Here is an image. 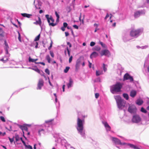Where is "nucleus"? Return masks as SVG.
Masks as SVG:
<instances>
[{
	"label": "nucleus",
	"mask_w": 149,
	"mask_h": 149,
	"mask_svg": "<svg viewBox=\"0 0 149 149\" xmlns=\"http://www.w3.org/2000/svg\"><path fill=\"white\" fill-rule=\"evenodd\" d=\"M84 119L81 120L79 118H78L77 120V129L78 132L81 135L84 136L85 133L84 131Z\"/></svg>",
	"instance_id": "obj_1"
},
{
	"label": "nucleus",
	"mask_w": 149,
	"mask_h": 149,
	"mask_svg": "<svg viewBox=\"0 0 149 149\" xmlns=\"http://www.w3.org/2000/svg\"><path fill=\"white\" fill-rule=\"evenodd\" d=\"M143 31V28L138 29H132L130 32V36L134 38H136L140 36Z\"/></svg>",
	"instance_id": "obj_2"
},
{
	"label": "nucleus",
	"mask_w": 149,
	"mask_h": 149,
	"mask_svg": "<svg viewBox=\"0 0 149 149\" xmlns=\"http://www.w3.org/2000/svg\"><path fill=\"white\" fill-rule=\"evenodd\" d=\"M115 99L116 101L118 107L119 109H122V108L124 107L125 105V102L122 100L121 97L119 95L115 96Z\"/></svg>",
	"instance_id": "obj_3"
},
{
	"label": "nucleus",
	"mask_w": 149,
	"mask_h": 149,
	"mask_svg": "<svg viewBox=\"0 0 149 149\" xmlns=\"http://www.w3.org/2000/svg\"><path fill=\"white\" fill-rule=\"evenodd\" d=\"M127 80L128 82L134 84H138L139 82L137 81H134L132 76L130 75L127 73H125L124 76L123 81Z\"/></svg>",
	"instance_id": "obj_4"
},
{
	"label": "nucleus",
	"mask_w": 149,
	"mask_h": 149,
	"mask_svg": "<svg viewBox=\"0 0 149 149\" xmlns=\"http://www.w3.org/2000/svg\"><path fill=\"white\" fill-rule=\"evenodd\" d=\"M122 86V84L113 85L110 87V91L113 94L120 92Z\"/></svg>",
	"instance_id": "obj_5"
},
{
	"label": "nucleus",
	"mask_w": 149,
	"mask_h": 149,
	"mask_svg": "<svg viewBox=\"0 0 149 149\" xmlns=\"http://www.w3.org/2000/svg\"><path fill=\"white\" fill-rule=\"evenodd\" d=\"M132 120L133 123H137L141 121V118L139 115L135 114L133 116Z\"/></svg>",
	"instance_id": "obj_6"
},
{
	"label": "nucleus",
	"mask_w": 149,
	"mask_h": 149,
	"mask_svg": "<svg viewBox=\"0 0 149 149\" xmlns=\"http://www.w3.org/2000/svg\"><path fill=\"white\" fill-rule=\"evenodd\" d=\"M137 109L136 106L134 105H130L128 109V111L131 113H134L136 112Z\"/></svg>",
	"instance_id": "obj_7"
},
{
	"label": "nucleus",
	"mask_w": 149,
	"mask_h": 149,
	"mask_svg": "<svg viewBox=\"0 0 149 149\" xmlns=\"http://www.w3.org/2000/svg\"><path fill=\"white\" fill-rule=\"evenodd\" d=\"M34 4L36 9H40L41 6V2L38 0H35Z\"/></svg>",
	"instance_id": "obj_8"
},
{
	"label": "nucleus",
	"mask_w": 149,
	"mask_h": 149,
	"mask_svg": "<svg viewBox=\"0 0 149 149\" xmlns=\"http://www.w3.org/2000/svg\"><path fill=\"white\" fill-rule=\"evenodd\" d=\"M145 14V12L142 10L136 11L134 13V17L135 18L139 17L141 15Z\"/></svg>",
	"instance_id": "obj_9"
},
{
	"label": "nucleus",
	"mask_w": 149,
	"mask_h": 149,
	"mask_svg": "<svg viewBox=\"0 0 149 149\" xmlns=\"http://www.w3.org/2000/svg\"><path fill=\"white\" fill-rule=\"evenodd\" d=\"M110 53L109 51L107 49H104L102 50L100 52V54L102 56H107Z\"/></svg>",
	"instance_id": "obj_10"
},
{
	"label": "nucleus",
	"mask_w": 149,
	"mask_h": 149,
	"mask_svg": "<svg viewBox=\"0 0 149 149\" xmlns=\"http://www.w3.org/2000/svg\"><path fill=\"white\" fill-rule=\"evenodd\" d=\"M112 141L114 142L115 144L120 145L123 144L118 139L113 137H112Z\"/></svg>",
	"instance_id": "obj_11"
},
{
	"label": "nucleus",
	"mask_w": 149,
	"mask_h": 149,
	"mask_svg": "<svg viewBox=\"0 0 149 149\" xmlns=\"http://www.w3.org/2000/svg\"><path fill=\"white\" fill-rule=\"evenodd\" d=\"M124 71V68H123L121 65H118V68L117 70L118 74L120 75H122V73Z\"/></svg>",
	"instance_id": "obj_12"
},
{
	"label": "nucleus",
	"mask_w": 149,
	"mask_h": 149,
	"mask_svg": "<svg viewBox=\"0 0 149 149\" xmlns=\"http://www.w3.org/2000/svg\"><path fill=\"white\" fill-rule=\"evenodd\" d=\"M102 123L104 125V126L106 129V130H108L110 131L111 129V127L109 125L108 123L107 122H102Z\"/></svg>",
	"instance_id": "obj_13"
},
{
	"label": "nucleus",
	"mask_w": 149,
	"mask_h": 149,
	"mask_svg": "<svg viewBox=\"0 0 149 149\" xmlns=\"http://www.w3.org/2000/svg\"><path fill=\"white\" fill-rule=\"evenodd\" d=\"M33 24L36 25H39V26H41L42 24V22L40 17H38V20H36V22H33Z\"/></svg>",
	"instance_id": "obj_14"
},
{
	"label": "nucleus",
	"mask_w": 149,
	"mask_h": 149,
	"mask_svg": "<svg viewBox=\"0 0 149 149\" xmlns=\"http://www.w3.org/2000/svg\"><path fill=\"white\" fill-rule=\"evenodd\" d=\"M98 54L97 53L94 52H93L91 54L90 56V58H95L98 56Z\"/></svg>",
	"instance_id": "obj_15"
},
{
	"label": "nucleus",
	"mask_w": 149,
	"mask_h": 149,
	"mask_svg": "<svg viewBox=\"0 0 149 149\" xmlns=\"http://www.w3.org/2000/svg\"><path fill=\"white\" fill-rule=\"evenodd\" d=\"M80 63H81L80 59L79 58L77 60V61H76V65H75L76 69H78L79 68V67L80 66Z\"/></svg>",
	"instance_id": "obj_16"
},
{
	"label": "nucleus",
	"mask_w": 149,
	"mask_h": 149,
	"mask_svg": "<svg viewBox=\"0 0 149 149\" xmlns=\"http://www.w3.org/2000/svg\"><path fill=\"white\" fill-rule=\"evenodd\" d=\"M136 92L134 90L132 91L130 93V96L132 97H134L136 95Z\"/></svg>",
	"instance_id": "obj_17"
},
{
	"label": "nucleus",
	"mask_w": 149,
	"mask_h": 149,
	"mask_svg": "<svg viewBox=\"0 0 149 149\" xmlns=\"http://www.w3.org/2000/svg\"><path fill=\"white\" fill-rule=\"evenodd\" d=\"M123 41L125 42L130 40L129 38V36L128 35H125L123 37Z\"/></svg>",
	"instance_id": "obj_18"
},
{
	"label": "nucleus",
	"mask_w": 149,
	"mask_h": 149,
	"mask_svg": "<svg viewBox=\"0 0 149 149\" xmlns=\"http://www.w3.org/2000/svg\"><path fill=\"white\" fill-rule=\"evenodd\" d=\"M21 15L24 17H26L28 18H29L32 16V15L28 14L26 13H21Z\"/></svg>",
	"instance_id": "obj_19"
},
{
	"label": "nucleus",
	"mask_w": 149,
	"mask_h": 149,
	"mask_svg": "<svg viewBox=\"0 0 149 149\" xmlns=\"http://www.w3.org/2000/svg\"><path fill=\"white\" fill-rule=\"evenodd\" d=\"M20 128L23 131L25 130L27 132L28 131V129L26 126L25 125H20L19 126Z\"/></svg>",
	"instance_id": "obj_20"
},
{
	"label": "nucleus",
	"mask_w": 149,
	"mask_h": 149,
	"mask_svg": "<svg viewBox=\"0 0 149 149\" xmlns=\"http://www.w3.org/2000/svg\"><path fill=\"white\" fill-rule=\"evenodd\" d=\"M45 17L47 20L48 23H49L50 22V20H51V18H52V16H49V15H45Z\"/></svg>",
	"instance_id": "obj_21"
},
{
	"label": "nucleus",
	"mask_w": 149,
	"mask_h": 149,
	"mask_svg": "<svg viewBox=\"0 0 149 149\" xmlns=\"http://www.w3.org/2000/svg\"><path fill=\"white\" fill-rule=\"evenodd\" d=\"M143 103V100L140 99H138L136 102V104L139 105H141Z\"/></svg>",
	"instance_id": "obj_22"
},
{
	"label": "nucleus",
	"mask_w": 149,
	"mask_h": 149,
	"mask_svg": "<svg viewBox=\"0 0 149 149\" xmlns=\"http://www.w3.org/2000/svg\"><path fill=\"white\" fill-rule=\"evenodd\" d=\"M128 146H129L130 147L134 149H140L138 147H136V146L134 145L133 144L129 143L128 144Z\"/></svg>",
	"instance_id": "obj_23"
},
{
	"label": "nucleus",
	"mask_w": 149,
	"mask_h": 149,
	"mask_svg": "<svg viewBox=\"0 0 149 149\" xmlns=\"http://www.w3.org/2000/svg\"><path fill=\"white\" fill-rule=\"evenodd\" d=\"M103 74V71H100V70H97L96 72V76H98L100 75L101 74Z\"/></svg>",
	"instance_id": "obj_24"
},
{
	"label": "nucleus",
	"mask_w": 149,
	"mask_h": 149,
	"mask_svg": "<svg viewBox=\"0 0 149 149\" xmlns=\"http://www.w3.org/2000/svg\"><path fill=\"white\" fill-rule=\"evenodd\" d=\"M5 59V57H4L3 58L1 59H0V61L3 62V63H5L7 62V61L8 60V57L6 58V60H4Z\"/></svg>",
	"instance_id": "obj_25"
},
{
	"label": "nucleus",
	"mask_w": 149,
	"mask_h": 149,
	"mask_svg": "<svg viewBox=\"0 0 149 149\" xmlns=\"http://www.w3.org/2000/svg\"><path fill=\"white\" fill-rule=\"evenodd\" d=\"M93 26L94 27H95V29L94 31V32H97V31L98 30H99V29L98 28H97L99 26V24H97L96 23H95L94 24Z\"/></svg>",
	"instance_id": "obj_26"
},
{
	"label": "nucleus",
	"mask_w": 149,
	"mask_h": 149,
	"mask_svg": "<svg viewBox=\"0 0 149 149\" xmlns=\"http://www.w3.org/2000/svg\"><path fill=\"white\" fill-rule=\"evenodd\" d=\"M123 97L125 99L127 100L129 99V96L128 94L127 93H123Z\"/></svg>",
	"instance_id": "obj_27"
},
{
	"label": "nucleus",
	"mask_w": 149,
	"mask_h": 149,
	"mask_svg": "<svg viewBox=\"0 0 149 149\" xmlns=\"http://www.w3.org/2000/svg\"><path fill=\"white\" fill-rule=\"evenodd\" d=\"M53 121V119L49 120H46L45 121V123L48 124H52V122Z\"/></svg>",
	"instance_id": "obj_28"
},
{
	"label": "nucleus",
	"mask_w": 149,
	"mask_h": 149,
	"mask_svg": "<svg viewBox=\"0 0 149 149\" xmlns=\"http://www.w3.org/2000/svg\"><path fill=\"white\" fill-rule=\"evenodd\" d=\"M47 60L48 63H50L51 62V59L49 55H47L45 58Z\"/></svg>",
	"instance_id": "obj_29"
},
{
	"label": "nucleus",
	"mask_w": 149,
	"mask_h": 149,
	"mask_svg": "<svg viewBox=\"0 0 149 149\" xmlns=\"http://www.w3.org/2000/svg\"><path fill=\"white\" fill-rule=\"evenodd\" d=\"M32 69L33 70L35 71L36 72H38V73H39L40 72V70L37 67H34L33 68H32Z\"/></svg>",
	"instance_id": "obj_30"
},
{
	"label": "nucleus",
	"mask_w": 149,
	"mask_h": 149,
	"mask_svg": "<svg viewBox=\"0 0 149 149\" xmlns=\"http://www.w3.org/2000/svg\"><path fill=\"white\" fill-rule=\"evenodd\" d=\"M94 82L95 83H100L101 82V79L100 78L98 77L95 79Z\"/></svg>",
	"instance_id": "obj_31"
},
{
	"label": "nucleus",
	"mask_w": 149,
	"mask_h": 149,
	"mask_svg": "<svg viewBox=\"0 0 149 149\" xmlns=\"http://www.w3.org/2000/svg\"><path fill=\"white\" fill-rule=\"evenodd\" d=\"M100 49L101 48L100 47L98 46H95L94 48V49L97 51H100Z\"/></svg>",
	"instance_id": "obj_32"
},
{
	"label": "nucleus",
	"mask_w": 149,
	"mask_h": 149,
	"mask_svg": "<svg viewBox=\"0 0 149 149\" xmlns=\"http://www.w3.org/2000/svg\"><path fill=\"white\" fill-rule=\"evenodd\" d=\"M15 141L16 142H17L19 140L20 138L19 136L18 135L16 134L15 135Z\"/></svg>",
	"instance_id": "obj_33"
},
{
	"label": "nucleus",
	"mask_w": 149,
	"mask_h": 149,
	"mask_svg": "<svg viewBox=\"0 0 149 149\" xmlns=\"http://www.w3.org/2000/svg\"><path fill=\"white\" fill-rule=\"evenodd\" d=\"M141 112L145 113H146L147 112V111L143 107L141 108Z\"/></svg>",
	"instance_id": "obj_34"
},
{
	"label": "nucleus",
	"mask_w": 149,
	"mask_h": 149,
	"mask_svg": "<svg viewBox=\"0 0 149 149\" xmlns=\"http://www.w3.org/2000/svg\"><path fill=\"white\" fill-rule=\"evenodd\" d=\"M40 36V34H39L38 36H37L34 39V41H36L38 40H39Z\"/></svg>",
	"instance_id": "obj_35"
},
{
	"label": "nucleus",
	"mask_w": 149,
	"mask_h": 149,
	"mask_svg": "<svg viewBox=\"0 0 149 149\" xmlns=\"http://www.w3.org/2000/svg\"><path fill=\"white\" fill-rule=\"evenodd\" d=\"M29 62H35L34 59L31 58L30 56L29 58Z\"/></svg>",
	"instance_id": "obj_36"
},
{
	"label": "nucleus",
	"mask_w": 149,
	"mask_h": 149,
	"mask_svg": "<svg viewBox=\"0 0 149 149\" xmlns=\"http://www.w3.org/2000/svg\"><path fill=\"white\" fill-rule=\"evenodd\" d=\"M70 69V67H69L67 66L65 68V69L64 70V72L65 73H67L69 70V69Z\"/></svg>",
	"instance_id": "obj_37"
},
{
	"label": "nucleus",
	"mask_w": 149,
	"mask_h": 149,
	"mask_svg": "<svg viewBox=\"0 0 149 149\" xmlns=\"http://www.w3.org/2000/svg\"><path fill=\"white\" fill-rule=\"evenodd\" d=\"M49 23V24L50 26H54L57 24V23H53V22L50 23V22Z\"/></svg>",
	"instance_id": "obj_38"
},
{
	"label": "nucleus",
	"mask_w": 149,
	"mask_h": 149,
	"mask_svg": "<svg viewBox=\"0 0 149 149\" xmlns=\"http://www.w3.org/2000/svg\"><path fill=\"white\" fill-rule=\"evenodd\" d=\"M99 43L103 47H106V46L102 42H101L100 41Z\"/></svg>",
	"instance_id": "obj_39"
},
{
	"label": "nucleus",
	"mask_w": 149,
	"mask_h": 149,
	"mask_svg": "<svg viewBox=\"0 0 149 149\" xmlns=\"http://www.w3.org/2000/svg\"><path fill=\"white\" fill-rule=\"evenodd\" d=\"M4 32L2 30L0 31V36L1 37H3Z\"/></svg>",
	"instance_id": "obj_40"
},
{
	"label": "nucleus",
	"mask_w": 149,
	"mask_h": 149,
	"mask_svg": "<svg viewBox=\"0 0 149 149\" xmlns=\"http://www.w3.org/2000/svg\"><path fill=\"white\" fill-rule=\"evenodd\" d=\"M26 148L28 149H33V148L32 146L30 145H27L26 144L24 146Z\"/></svg>",
	"instance_id": "obj_41"
},
{
	"label": "nucleus",
	"mask_w": 149,
	"mask_h": 149,
	"mask_svg": "<svg viewBox=\"0 0 149 149\" xmlns=\"http://www.w3.org/2000/svg\"><path fill=\"white\" fill-rule=\"evenodd\" d=\"M0 119L2 122H5L6 121L5 118L3 117L2 116H1L0 117Z\"/></svg>",
	"instance_id": "obj_42"
},
{
	"label": "nucleus",
	"mask_w": 149,
	"mask_h": 149,
	"mask_svg": "<svg viewBox=\"0 0 149 149\" xmlns=\"http://www.w3.org/2000/svg\"><path fill=\"white\" fill-rule=\"evenodd\" d=\"M45 72L47 74H48L49 75L50 74L49 71V69L47 68H46L45 69Z\"/></svg>",
	"instance_id": "obj_43"
},
{
	"label": "nucleus",
	"mask_w": 149,
	"mask_h": 149,
	"mask_svg": "<svg viewBox=\"0 0 149 149\" xmlns=\"http://www.w3.org/2000/svg\"><path fill=\"white\" fill-rule=\"evenodd\" d=\"M67 51L68 52V55L69 56H70V50H69V48L68 47H67L66 48Z\"/></svg>",
	"instance_id": "obj_44"
},
{
	"label": "nucleus",
	"mask_w": 149,
	"mask_h": 149,
	"mask_svg": "<svg viewBox=\"0 0 149 149\" xmlns=\"http://www.w3.org/2000/svg\"><path fill=\"white\" fill-rule=\"evenodd\" d=\"M51 56L53 58L54 57V54L52 51H50L49 52Z\"/></svg>",
	"instance_id": "obj_45"
},
{
	"label": "nucleus",
	"mask_w": 149,
	"mask_h": 149,
	"mask_svg": "<svg viewBox=\"0 0 149 149\" xmlns=\"http://www.w3.org/2000/svg\"><path fill=\"white\" fill-rule=\"evenodd\" d=\"M148 47V45H145L143 46H142L141 47V49H146Z\"/></svg>",
	"instance_id": "obj_46"
},
{
	"label": "nucleus",
	"mask_w": 149,
	"mask_h": 149,
	"mask_svg": "<svg viewBox=\"0 0 149 149\" xmlns=\"http://www.w3.org/2000/svg\"><path fill=\"white\" fill-rule=\"evenodd\" d=\"M43 84H38L37 89H41V87L43 86Z\"/></svg>",
	"instance_id": "obj_47"
},
{
	"label": "nucleus",
	"mask_w": 149,
	"mask_h": 149,
	"mask_svg": "<svg viewBox=\"0 0 149 149\" xmlns=\"http://www.w3.org/2000/svg\"><path fill=\"white\" fill-rule=\"evenodd\" d=\"M105 65L103 63V70L104 72H106L107 70V68L105 67Z\"/></svg>",
	"instance_id": "obj_48"
},
{
	"label": "nucleus",
	"mask_w": 149,
	"mask_h": 149,
	"mask_svg": "<svg viewBox=\"0 0 149 149\" xmlns=\"http://www.w3.org/2000/svg\"><path fill=\"white\" fill-rule=\"evenodd\" d=\"M55 14L57 18H59L60 17L58 13L56 11L55 12Z\"/></svg>",
	"instance_id": "obj_49"
},
{
	"label": "nucleus",
	"mask_w": 149,
	"mask_h": 149,
	"mask_svg": "<svg viewBox=\"0 0 149 149\" xmlns=\"http://www.w3.org/2000/svg\"><path fill=\"white\" fill-rule=\"evenodd\" d=\"M43 81L42 79H40L39 80L38 84H43Z\"/></svg>",
	"instance_id": "obj_50"
},
{
	"label": "nucleus",
	"mask_w": 149,
	"mask_h": 149,
	"mask_svg": "<svg viewBox=\"0 0 149 149\" xmlns=\"http://www.w3.org/2000/svg\"><path fill=\"white\" fill-rule=\"evenodd\" d=\"M52 44H53V42L52 41L50 43V45L49 47L48 48L49 50H50L51 49V48H52Z\"/></svg>",
	"instance_id": "obj_51"
},
{
	"label": "nucleus",
	"mask_w": 149,
	"mask_h": 149,
	"mask_svg": "<svg viewBox=\"0 0 149 149\" xmlns=\"http://www.w3.org/2000/svg\"><path fill=\"white\" fill-rule=\"evenodd\" d=\"M5 51L6 54L8 55L6 56H7V57H8V58H9V57L10 56V54L8 52V50H5Z\"/></svg>",
	"instance_id": "obj_52"
},
{
	"label": "nucleus",
	"mask_w": 149,
	"mask_h": 149,
	"mask_svg": "<svg viewBox=\"0 0 149 149\" xmlns=\"http://www.w3.org/2000/svg\"><path fill=\"white\" fill-rule=\"evenodd\" d=\"M95 45V43L93 42H91L90 43V45L91 47L94 46Z\"/></svg>",
	"instance_id": "obj_53"
},
{
	"label": "nucleus",
	"mask_w": 149,
	"mask_h": 149,
	"mask_svg": "<svg viewBox=\"0 0 149 149\" xmlns=\"http://www.w3.org/2000/svg\"><path fill=\"white\" fill-rule=\"evenodd\" d=\"M72 57H72V56H70V57L69 59V63H70L71 62V61H72Z\"/></svg>",
	"instance_id": "obj_54"
},
{
	"label": "nucleus",
	"mask_w": 149,
	"mask_h": 149,
	"mask_svg": "<svg viewBox=\"0 0 149 149\" xmlns=\"http://www.w3.org/2000/svg\"><path fill=\"white\" fill-rule=\"evenodd\" d=\"M68 24L66 22H64L63 23V26L65 28L67 27L68 26Z\"/></svg>",
	"instance_id": "obj_55"
},
{
	"label": "nucleus",
	"mask_w": 149,
	"mask_h": 149,
	"mask_svg": "<svg viewBox=\"0 0 149 149\" xmlns=\"http://www.w3.org/2000/svg\"><path fill=\"white\" fill-rule=\"evenodd\" d=\"M99 96V94L98 93H96L95 94V97L96 98H97Z\"/></svg>",
	"instance_id": "obj_56"
},
{
	"label": "nucleus",
	"mask_w": 149,
	"mask_h": 149,
	"mask_svg": "<svg viewBox=\"0 0 149 149\" xmlns=\"http://www.w3.org/2000/svg\"><path fill=\"white\" fill-rule=\"evenodd\" d=\"M41 29V31L43 29H45V26H44L43 25H42V24H41V26H40Z\"/></svg>",
	"instance_id": "obj_57"
},
{
	"label": "nucleus",
	"mask_w": 149,
	"mask_h": 149,
	"mask_svg": "<svg viewBox=\"0 0 149 149\" xmlns=\"http://www.w3.org/2000/svg\"><path fill=\"white\" fill-rule=\"evenodd\" d=\"M8 139L10 141V142L12 143L14 141V139L13 138H10V137H8Z\"/></svg>",
	"instance_id": "obj_58"
},
{
	"label": "nucleus",
	"mask_w": 149,
	"mask_h": 149,
	"mask_svg": "<svg viewBox=\"0 0 149 149\" xmlns=\"http://www.w3.org/2000/svg\"><path fill=\"white\" fill-rule=\"evenodd\" d=\"M73 27H74V28L75 29H78V28H79V27L78 26H77V25H73Z\"/></svg>",
	"instance_id": "obj_59"
},
{
	"label": "nucleus",
	"mask_w": 149,
	"mask_h": 149,
	"mask_svg": "<svg viewBox=\"0 0 149 149\" xmlns=\"http://www.w3.org/2000/svg\"><path fill=\"white\" fill-rule=\"evenodd\" d=\"M20 139L22 141V143H23L24 145V146L26 144L25 142H24V141L23 139H22V137H21L20 138Z\"/></svg>",
	"instance_id": "obj_60"
},
{
	"label": "nucleus",
	"mask_w": 149,
	"mask_h": 149,
	"mask_svg": "<svg viewBox=\"0 0 149 149\" xmlns=\"http://www.w3.org/2000/svg\"><path fill=\"white\" fill-rule=\"evenodd\" d=\"M9 47L8 46H4V49L5 51L8 50V49H9Z\"/></svg>",
	"instance_id": "obj_61"
},
{
	"label": "nucleus",
	"mask_w": 149,
	"mask_h": 149,
	"mask_svg": "<svg viewBox=\"0 0 149 149\" xmlns=\"http://www.w3.org/2000/svg\"><path fill=\"white\" fill-rule=\"evenodd\" d=\"M67 45H68L69 47H72V45L69 42H67Z\"/></svg>",
	"instance_id": "obj_62"
},
{
	"label": "nucleus",
	"mask_w": 149,
	"mask_h": 149,
	"mask_svg": "<svg viewBox=\"0 0 149 149\" xmlns=\"http://www.w3.org/2000/svg\"><path fill=\"white\" fill-rule=\"evenodd\" d=\"M73 83V81L71 78L69 79V83L68 84H72Z\"/></svg>",
	"instance_id": "obj_63"
},
{
	"label": "nucleus",
	"mask_w": 149,
	"mask_h": 149,
	"mask_svg": "<svg viewBox=\"0 0 149 149\" xmlns=\"http://www.w3.org/2000/svg\"><path fill=\"white\" fill-rule=\"evenodd\" d=\"M109 17V15L107 13L105 17L104 18V19H106Z\"/></svg>",
	"instance_id": "obj_64"
}]
</instances>
